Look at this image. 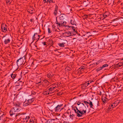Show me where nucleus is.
<instances>
[{
	"mask_svg": "<svg viewBox=\"0 0 123 123\" xmlns=\"http://www.w3.org/2000/svg\"><path fill=\"white\" fill-rule=\"evenodd\" d=\"M44 81L45 83H49V82L47 80H44Z\"/></svg>",
	"mask_w": 123,
	"mask_h": 123,
	"instance_id": "13d9d810",
	"label": "nucleus"
},
{
	"mask_svg": "<svg viewBox=\"0 0 123 123\" xmlns=\"http://www.w3.org/2000/svg\"><path fill=\"white\" fill-rule=\"evenodd\" d=\"M88 85L87 84H86V83H85V84H84V87H86V86H87Z\"/></svg>",
	"mask_w": 123,
	"mask_h": 123,
	"instance_id": "4d7b16f0",
	"label": "nucleus"
},
{
	"mask_svg": "<svg viewBox=\"0 0 123 123\" xmlns=\"http://www.w3.org/2000/svg\"><path fill=\"white\" fill-rule=\"evenodd\" d=\"M20 104L19 103H17L14 104V105L16 107H20Z\"/></svg>",
	"mask_w": 123,
	"mask_h": 123,
	"instance_id": "c756f323",
	"label": "nucleus"
},
{
	"mask_svg": "<svg viewBox=\"0 0 123 123\" xmlns=\"http://www.w3.org/2000/svg\"><path fill=\"white\" fill-rule=\"evenodd\" d=\"M98 64V62H96L95 63H93V64H91L90 65V66H91L92 65H94H94H95V64H96V65H97Z\"/></svg>",
	"mask_w": 123,
	"mask_h": 123,
	"instance_id": "e433bc0d",
	"label": "nucleus"
},
{
	"mask_svg": "<svg viewBox=\"0 0 123 123\" xmlns=\"http://www.w3.org/2000/svg\"><path fill=\"white\" fill-rule=\"evenodd\" d=\"M34 10V9L32 8L30 10H28L27 11L29 13L32 14L33 13Z\"/></svg>",
	"mask_w": 123,
	"mask_h": 123,
	"instance_id": "393cba45",
	"label": "nucleus"
},
{
	"mask_svg": "<svg viewBox=\"0 0 123 123\" xmlns=\"http://www.w3.org/2000/svg\"><path fill=\"white\" fill-rule=\"evenodd\" d=\"M79 111H80V112L81 116L84 115V114H86V108H85L84 107L80 106Z\"/></svg>",
	"mask_w": 123,
	"mask_h": 123,
	"instance_id": "20e7f679",
	"label": "nucleus"
},
{
	"mask_svg": "<svg viewBox=\"0 0 123 123\" xmlns=\"http://www.w3.org/2000/svg\"><path fill=\"white\" fill-rule=\"evenodd\" d=\"M17 113V111L15 110L14 108H12L9 111V114L11 116L14 118L16 114Z\"/></svg>",
	"mask_w": 123,
	"mask_h": 123,
	"instance_id": "39448f33",
	"label": "nucleus"
},
{
	"mask_svg": "<svg viewBox=\"0 0 123 123\" xmlns=\"http://www.w3.org/2000/svg\"><path fill=\"white\" fill-rule=\"evenodd\" d=\"M30 118V117L29 116H26L25 118H23V122H27L28 120H29Z\"/></svg>",
	"mask_w": 123,
	"mask_h": 123,
	"instance_id": "aec40b11",
	"label": "nucleus"
},
{
	"mask_svg": "<svg viewBox=\"0 0 123 123\" xmlns=\"http://www.w3.org/2000/svg\"><path fill=\"white\" fill-rule=\"evenodd\" d=\"M42 43L44 45H46V42H42Z\"/></svg>",
	"mask_w": 123,
	"mask_h": 123,
	"instance_id": "69168bd1",
	"label": "nucleus"
},
{
	"mask_svg": "<svg viewBox=\"0 0 123 123\" xmlns=\"http://www.w3.org/2000/svg\"><path fill=\"white\" fill-rule=\"evenodd\" d=\"M63 104L58 105L53 109H52V110H54L56 112L60 111L64 108V107H63Z\"/></svg>",
	"mask_w": 123,
	"mask_h": 123,
	"instance_id": "f257e3e1",
	"label": "nucleus"
},
{
	"mask_svg": "<svg viewBox=\"0 0 123 123\" xmlns=\"http://www.w3.org/2000/svg\"><path fill=\"white\" fill-rule=\"evenodd\" d=\"M38 41V40H37L35 42L34 45H37L38 44L37 42Z\"/></svg>",
	"mask_w": 123,
	"mask_h": 123,
	"instance_id": "bf43d9fd",
	"label": "nucleus"
},
{
	"mask_svg": "<svg viewBox=\"0 0 123 123\" xmlns=\"http://www.w3.org/2000/svg\"><path fill=\"white\" fill-rule=\"evenodd\" d=\"M46 123H52V120H49L48 121H47L46 122Z\"/></svg>",
	"mask_w": 123,
	"mask_h": 123,
	"instance_id": "09e8293b",
	"label": "nucleus"
},
{
	"mask_svg": "<svg viewBox=\"0 0 123 123\" xmlns=\"http://www.w3.org/2000/svg\"><path fill=\"white\" fill-rule=\"evenodd\" d=\"M25 56H24L23 57L20 58L17 61L16 63L18 66L19 67L22 65L24 64V63H23L24 62V58L25 59Z\"/></svg>",
	"mask_w": 123,
	"mask_h": 123,
	"instance_id": "f03ea898",
	"label": "nucleus"
},
{
	"mask_svg": "<svg viewBox=\"0 0 123 123\" xmlns=\"http://www.w3.org/2000/svg\"><path fill=\"white\" fill-rule=\"evenodd\" d=\"M66 114L65 113V114H64L62 116V117L63 118L64 117L67 118V116L66 115Z\"/></svg>",
	"mask_w": 123,
	"mask_h": 123,
	"instance_id": "37998d69",
	"label": "nucleus"
},
{
	"mask_svg": "<svg viewBox=\"0 0 123 123\" xmlns=\"http://www.w3.org/2000/svg\"><path fill=\"white\" fill-rule=\"evenodd\" d=\"M17 74L15 72H13L11 74V76L12 78L13 79H14L17 77Z\"/></svg>",
	"mask_w": 123,
	"mask_h": 123,
	"instance_id": "dca6fc26",
	"label": "nucleus"
},
{
	"mask_svg": "<svg viewBox=\"0 0 123 123\" xmlns=\"http://www.w3.org/2000/svg\"><path fill=\"white\" fill-rule=\"evenodd\" d=\"M71 115H72V116L73 117H74L75 116V115L74 114H71Z\"/></svg>",
	"mask_w": 123,
	"mask_h": 123,
	"instance_id": "774afa93",
	"label": "nucleus"
},
{
	"mask_svg": "<svg viewBox=\"0 0 123 123\" xmlns=\"http://www.w3.org/2000/svg\"><path fill=\"white\" fill-rule=\"evenodd\" d=\"M98 48L100 49H102L103 48V47H104V44L102 42H100L99 43H98Z\"/></svg>",
	"mask_w": 123,
	"mask_h": 123,
	"instance_id": "f3484780",
	"label": "nucleus"
},
{
	"mask_svg": "<svg viewBox=\"0 0 123 123\" xmlns=\"http://www.w3.org/2000/svg\"><path fill=\"white\" fill-rule=\"evenodd\" d=\"M93 81L92 80H89L86 82V84H87L88 85L90 83H91Z\"/></svg>",
	"mask_w": 123,
	"mask_h": 123,
	"instance_id": "c9c22d12",
	"label": "nucleus"
},
{
	"mask_svg": "<svg viewBox=\"0 0 123 123\" xmlns=\"http://www.w3.org/2000/svg\"><path fill=\"white\" fill-rule=\"evenodd\" d=\"M35 99L34 98H33L31 99H28V101L29 103L30 104H31L32 102H33Z\"/></svg>",
	"mask_w": 123,
	"mask_h": 123,
	"instance_id": "bb28decb",
	"label": "nucleus"
},
{
	"mask_svg": "<svg viewBox=\"0 0 123 123\" xmlns=\"http://www.w3.org/2000/svg\"><path fill=\"white\" fill-rule=\"evenodd\" d=\"M57 95H62V93L61 92H59L57 93Z\"/></svg>",
	"mask_w": 123,
	"mask_h": 123,
	"instance_id": "6e6d98bb",
	"label": "nucleus"
},
{
	"mask_svg": "<svg viewBox=\"0 0 123 123\" xmlns=\"http://www.w3.org/2000/svg\"><path fill=\"white\" fill-rule=\"evenodd\" d=\"M11 0H6V2L7 3H9L10 1Z\"/></svg>",
	"mask_w": 123,
	"mask_h": 123,
	"instance_id": "680f3d73",
	"label": "nucleus"
},
{
	"mask_svg": "<svg viewBox=\"0 0 123 123\" xmlns=\"http://www.w3.org/2000/svg\"><path fill=\"white\" fill-rule=\"evenodd\" d=\"M68 41L65 40H62L60 43H58L60 47H65L67 46L68 45Z\"/></svg>",
	"mask_w": 123,
	"mask_h": 123,
	"instance_id": "7ed1b4c3",
	"label": "nucleus"
},
{
	"mask_svg": "<svg viewBox=\"0 0 123 123\" xmlns=\"http://www.w3.org/2000/svg\"><path fill=\"white\" fill-rule=\"evenodd\" d=\"M48 44L49 45L52 46L53 44V41L52 39H50L49 40Z\"/></svg>",
	"mask_w": 123,
	"mask_h": 123,
	"instance_id": "4be33fe9",
	"label": "nucleus"
},
{
	"mask_svg": "<svg viewBox=\"0 0 123 123\" xmlns=\"http://www.w3.org/2000/svg\"><path fill=\"white\" fill-rule=\"evenodd\" d=\"M120 102V101L119 100H117L115 102H114L113 104H114V107L116 106Z\"/></svg>",
	"mask_w": 123,
	"mask_h": 123,
	"instance_id": "412c9836",
	"label": "nucleus"
},
{
	"mask_svg": "<svg viewBox=\"0 0 123 123\" xmlns=\"http://www.w3.org/2000/svg\"><path fill=\"white\" fill-rule=\"evenodd\" d=\"M104 13L106 15L108 16H109V13L108 12H105Z\"/></svg>",
	"mask_w": 123,
	"mask_h": 123,
	"instance_id": "603ef678",
	"label": "nucleus"
},
{
	"mask_svg": "<svg viewBox=\"0 0 123 123\" xmlns=\"http://www.w3.org/2000/svg\"><path fill=\"white\" fill-rule=\"evenodd\" d=\"M40 35H38L37 33H35L33 36L32 39L33 40V42L31 43V44L33 42L34 40L38 39L39 40L40 38Z\"/></svg>",
	"mask_w": 123,
	"mask_h": 123,
	"instance_id": "6e6552de",
	"label": "nucleus"
},
{
	"mask_svg": "<svg viewBox=\"0 0 123 123\" xmlns=\"http://www.w3.org/2000/svg\"><path fill=\"white\" fill-rule=\"evenodd\" d=\"M11 39V35L7 36L5 39L4 42L5 44H7L9 43L10 41V39Z\"/></svg>",
	"mask_w": 123,
	"mask_h": 123,
	"instance_id": "423d86ee",
	"label": "nucleus"
},
{
	"mask_svg": "<svg viewBox=\"0 0 123 123\" xmlns=\"http://www.w3.org/2000/svg\"><path fill=\"white\" fill-rule=\"evenodd\" d=\"M85 17V18L86 19H87V18H88V16L87 15H85L84 16Z\"/></svg>",
	"mask_w": 123,
	"mask_h": 123,
	"instance_id": "052dcab7",
	"label": "nucleus"
},
{
	"mask_svg": "<svg viewBox=\"0 0 123 123\" xmlns=\"http://www.w3.org/2000/svg\"><path fill=\"white\" fill-rule=\"evenodd\" d=\"M49 2L50 3H54L55 2H54L53 1V0H49V1L47 2Z\"/></svg>",
	"mask_w": 123,
	"mask_h": 123,
	"instance_id": "c03bdc74",
	"label": "nucleus"
},
{
	"mask_svg": "<svg viewBox=\"0 0 123 123\" xmlns=\"http://www.w3.org/2000/svg\"><path fill=\"white\" fill-rule=\"evenodd\" d=\"M58 6L56 5L55 6V11H57L58 9Z\"/></svg>",
	"mask_w": 123,
	"mask_h": 123,
	"instance_id": "a18cd8bd",
	"label": "nucleus"
},
{
	"mask_svg": "<svg viewBox=\"0 0 123 123\" xmlns=\"http://www.w3.org/2000/svg\"><path fill=\"white\" fill-rule=\"evenodd\" d=\"M31 93L33 95H35L36 93L34 91H31Z\"/></svg>",
	"mask_w": 123,
	"mask_h": 123,
	"instance_id": "864d4df0",
	"label": "nucleus"
},
{
	"mask_svg": "<svg viewBox=\"0 0 123 123\" xmlns=\"http://www.w3.org/2000/svg\"><path fill=\"white\" fill-rule=\"evenodd\" d=\"M119 19H118L117 18H115L113 19L112 20V22L111 23L112 24H113L114 26H116L119 22Z\"/></svg>",
	"mask_w": 123,
	"mask_h": 123,
	"instance_id": "9d476101",
	"label": "nucleus"
},
{
	"mask_svg": "<svg viewBox=\"0 0 123 123\" xmlns=\"http://www.w3.org/2000/svg\"><path fill=\"white\" fill-rule=\"evenodd\" d=\"M66 69L68 71H69L71 70V68H70L69 67H67L66 68Z\"/></svg>",
	"mask_w": 123,
	"mask_h": 123,
	"instance_id": "a19ab883",
	"label": "nucleus"
},
{
	"mask_svg": "<svg viewBox=\"0 0 123 123\" xmlns=\"http://www.w3.org/2000/svg\"><path fill=\"white\" fill-rule=\"evenodd\" d=\"M63 35L66 36V37H68L72 35V33L71 32L68 31L63 33Z\"/></svg>",
	"mask_w": 123,
	"mask_h": 123,
	"instance_id": "ddd939ff",
	"label": "nucleus"
},
{
	"mask_svg": "<svg viewBox=\"0 0 123 123\" xmlns=\"http://www.w3.org/2000/svg\"><path fill=\"white\" fill-rule=\"evenodd\" d=\"M43 2L44 3H46L47 2V1L46 0H43Z\"/></svg>",
	"mask_w": 123,
	"mask_h": 123,
	"instance_id": "338daca9",
	"label": "nucleus"
},
{
	"mask_svg": "<svg viewBox=\"0 0 123 123\" xmlns=\"http://www.w3.org/2000/svg\"><path fill=\"white\" fill-rule=\"evenodd\" d=\"M4 24H2L1 25V30H2V31H3V27H4Z\"/></svg>",
	"mask_w": 123,
	"mask_h": 123,
	"instance_id": "49530a36",
	"label": "nucleus"
},
{
	"mask_svg": "<svg viewBox=\"0 0 123 123\" xmlns=\"http://www.w3.org/2000/svg\"><path fill=\"white\" fill-rule=\"evenodd\" d=\"M66 16V15L64 14H61L59 17V20H65Z\"/></svg>",
	"mask_w": 123,
	"mask_h": 123,
	"instance_id": "f8f14e48",
	"label": "nucleus"
},
{
	"mask_svg": "<svg viewBox=\"0 0 123 123\" xmlns=\"http://www.w3.org/2000/svg\"><path fill=\"white\" fill-rule=\"evenodd\" d=\"M57 87H58V84H57ZM57 87L56 86L55 87H50L49 88V91H52V90H54V89L55 88H56Z\"/></svg>",
	"mask_w": 123,
	"mask_h": 123,
	"instance_id": "b1692460",
	"label": "nucleus"
},
{
	"mask_svg": "<svg viewBox=\"0 0 123 123\" xmlns=\"http://www.w3.org/2000/svg\"><path fill=\"white\" fill-rule=\"evenodd\" d=\"M48 32L49 33H51V31L50 30V28H48Z\"/></svg>",
	"mask_w": 123,
	"mask_h": 123,
	"instance_id": "3c124183",
	"label": "nucleus"
},
{
	"mask_svg": "<svg viewBox=\"0 0 123 123\" xmlns=\"http://www.w3.org/2000/svg\"><path fill=\"white\" fill-rule=\"evenodd\" d=\"M70 114L69 115L70 118V119L71 120H73V117L72 115H71V112H70Z\"/></svg>",
	"mask_w": 123,
	"mask_h": 123,
	"instance_id": "58836bf2",
	"label": "nucleus"
},
{
	"mask_svg": "<svg viewBox=\"0 0 123 123\" xmlns=\"http://www.w3.org/2000/svg\"><path fill=\"white\" fill-rule=\"evenodd\" d=\"M102 100L103 102L104 103H105L106 102H107L108 101V99L106 97H104V96L102 97Z\"/></svg>",
	"mask_w": 123,
	"mask_h": 123,
	"instance_id": "a211bd4d",
	"label": "nucleus"
},
{
	"mask_svg": "<svg viewBox=\"0 0 123 123\" xmlns=\"http://www.w3.org/2000/svg\"><path fill=\"white\" fill-rule=\"evenodd\" d=\"M102 69H102L101 67L99 68H98L96 69V71H97V72H98V71H100V70H102Z\"/></svg>",
	"mask_w": 123,
	"mask_h": 123,
	"instance_id": "f704fd0d",
	"label": "nucleus"
},
{
	"mask_svg": "<svg viewBox=\"0 0 123 123\" xmlns=\"http://www.w3.org/2000/svg\"><path fill=\"white\" fill-rule=\"evenodd\" d=\"M26 68H25V69H24L23 71V73L24 74V75L28 73L29 71L27 70L26 69Z\"/></svg>",
	"mask_w": 123,
	"mask_h": 123,
	"instance_id": "cd10ccee",
	"label": "nucleus"
},
{
	"mask_svg": "<svg viewBox=\"0 0 123 123\" xmlns=\"http://www.w3.org/2000/svg\"><path fill=\"white\" fill-rule=\"evenodd\" d=\"M74 110L75 111V112L77 114L76 116L79 117H81V114L80 112V111H79V110H75L74 109Z\"/></svg>",
	"mask_w": 123,
	"mask_h": 123,
	"instance_id": "2eb2a0df",
	"label": "nucleus"
},
{
	"mask_svg": "<svg viewBox=\"0 0 123 123\" xmlns=\"http://www.w3.org/2000/svg\"><path fill=\"white\" fill-rule=\"evenodd\" d=\"M89 101L90 102L89 103V105H90V107L91 108H92V107L93 106V105L92 104V101H91L90 100H89Z\"/></svg>",
	"mask_w": 123,
	"mask_h": 123,
	"instance_id": "72a5a7b5",
	"label": "nucleus"
},
{
	"mask_svg": "<svg viewBox=\"0 0 123 123\" xmlns=\"http://www.w3.org/2000/svg\"><path fill=\"white\" fill-rule=\"evenodd\" d=\"M26 113H18V112H17V113L16 115L14 117V118L15 119L16 118L17 119V118H18L20 117V115H24Z\"/></svg>",
	"mask_w": 123,
	"mask_h": 123,
	"instance_id": "4468645a",
	"label": "nucleus"
},
{
	"mask_svg": "<svg viewBox=\"0 0 123 123\" xmlns=\"http://www.w3.org/2000/svg\"><path fill=\"white\" fill-rule=\"evenodd\" d=\"M108 65L107 64H105L103 65L101 67L103 69V68H105V67H107L108 66Z\"/></svg>",
	"mask_w": 123,
	"mask_h": 123,
	"instance_id": "473e14b6",
	"label": "nucleus"
},
{
	"mask_svg": "<svg viewBox=\"0 0 123 123\" xmlns=\"http://www.w3.org/2000/svg\"><path fill=\"white\" fill-rule=\"evenodd\" d=\"M6 118L7 117H6L4 115H2L0 117V121H1V123H4L6 121Z\"/></svg>",
	"mask_w": 123,
	"mask_h": 123,
	"instance_id": "1a4fd4ad",
	"label": "nucleus"
},
{
	"mask_svg": "<svg viewBox=\"0 0 123 123\" xmlns=\"http://www.w3.org/2000/svg\"><path fill=\"white\" fill-rule=\"evenodd\" d=\"M29 122H33V123H34V121L32 119H30V121Z\"/></svg>",
	"mask_w": 123,
	"mask_h": 123,
	"instance_id": "5fc2aeb1",
	"label": "nucleus"
},
{
	"mask_svg": "<svg viewBox=\"0 0 123 123\" xmlns=\"http://www.w3.org/2000/svg\"><path fill=\"white\" fill-rule=\"evenodd\" d=\"M80 106H82V107H84L85 108H86V106H85L84 104L83 103H81L80 105Z\"/></svg>",
	"mask_w": 123,
	"mask_h": 123,
	"instance_id": "ea45409f",
	"label": "nucleus"
},
{
	"mask_svg": "<svg viewBox=\"0 0 123 123\" xmlns=\"http://www.w3.org/2000/svg\"><path fill=\"white\" fill-rule=\"evenodd\" d=\"M30 104L28 101H25L24 102L23 105L24 106H26L30 105Z\"/></svg>",
	"mask_w": 123,
	"mask_h": 123,
	"instance_id": "5701e85b",
	"label": "nucleus"
},
{
	"mask_svg": "<svg viewBox=\"0 0 123 123\" xmlns=\"http://www.w3.org/2000/svg\"><path fill=\"white\" fill-rule=\"evenodd\" d=\"M77 104L78 105H80L81 102H78Z\"/></svg>",
	"mask_w": 123,
	"mask_h": 123,
	"instance_id": "e2e57ef3",
	"label": "nucleus"
},
{
	"mask_svg": "<svg viewBox=\"0 0 123 123\" xmlns=\"http://www.w3.org/2000/svg\"><path fill=\"white\" fill-rule=\"evenodd\" d=\"M84 103H85V104H89V103L86 101H85L84 102Z\"/></svg>",
	"mask_w": 123,
	"mask_h": 123,
	"instance_id": "0e129e2a",
	"label": "nucleus"
},
{
	"mask_svg": "<svg viewBox=\"0 0 123 123\" xmlns=\"http://www.w3.org/2000/svg\"><path fill=\"white\" fill-rule=\"evenodd\" d=\"M74 21V20H72V19L71 20L70 22L72 25H75L76 22Z\"/></svg>",
	"mask_w": 123,
	"mask_h": 123,
	"instance_id": "2f4dec72",
	"label": "nucleus"
},
{
	"mask_svg": "<svg viewBox=\"0 0 123 123\" xmlns=\"http://www.w3.org/2000/svg\"><path fill=\"white\" fill-rule=\"evenodd\" d=\"M59 22L60 23V27H61L62 26H65L66 27H67L68 26L65 25L67 23L66 22L64 21V20H59Z\"/></svg>",
	"mask_w": 123,
	"mask_h": 123,
	"instance_id": "9b49d317",
	"label": "nucleus"
},
{
	"mask_svg": "<svg viewBox=\"0 0 123 123\" xmlns=\"http://www.w3.org/2000/svg\"><path fill=\"white\" fill-rule=\"evenodd\" d=\"M57 17H56V21L55 22V23L56 24H57L58 25V26L59 27H60V23L59 22V21H57Z\"/></svg>",
	"mask_w": 123,
	"mask_h": 123,
	"instance_id": "7c9ffc66",
	"label": "nucleus"
},
{
	"mask_svg": "<svg viewBox=\"0 0 123 123\" xmlns=\"http://www.w3.org/2000/svg\"><path fill=\"white\" fill-rule=\"evenodd\" d=\"M7 25H6V24L5 25H4V27H3V31L5 32H6L7 31V29H6V27H7Z\"/></svg>",
	"mask_w": 123,
	"mask_h": 123,
	"instance_id": "c85d7f7f",
	"label": "nucleus"
},
{
	"mask_svg": "<svg viewBox=\"0 0 123 123\" xmlns=\"http://www.w3.org/2000/svg\"><path fill=\"white\" fill-rule=\"evenodd\" d=\"M53 13L56 16V15H57V11H54V12Z\"/></svg>",
	"mask_w": 123,
	"mask_h": 123,
	"instance_id": "de8ad7c7",
	"label": "nucleus"
},
{
	"mask_svg": "<svg viewBox=\"0 0 123 123\" xmlns=\"http://www.w3.org/2000/svg\"><path fill=\"white\" fill-rule=\"evenodd\" d=\"M115 107H114V105L112 104H111L109 105L108 108V110H110V109H112Z\"/></svg>",
	"mask_w": 123,
	"mask_h": 123,
	"instance_id": "a878e982",
	"label": "nucleus"
},
{
	"mask_svg": "<svg viewBox=\"0 0 123 123\" xmlns=\"http://www.w3.org/2000/svg\"><path fill=\"white\" fill-rule=\"evenodd\" d=\"M105 14L104 13L103 15V16L104 17V18H106V17H108V16L106 15V14Z\"/></svg>",
	"mask_w": 123,
	"mask_h": 123,
	"instance_id": "8fccbe9b",
	"label": "nucleus"
},
{
	"mask_svg": "<svg viewBox=\"0 0 123 123\" xmlns=\"http://www.w3.org/2000/svg\"><path fill=\"white\" fill-rule=\"evenodd\" d=\"M85 68V67L84 66H81L80 68V71L81 69H84Z\"/></svg>",
	"mask_w": 123,
	"mask_h": 123,
	"instance_id": "79ce46f5",
	"label": "nucleus"
},
{
	"mask_svg": "<svg viewBox=\"0 0 123 123\" xmlns=\"http://www.w3.org/2000/svg\"><path fill=\"white\" fill-rule=\"evenodd\" d=\"M67 27L68 28V29H70V30H71L72 31L71 32L72 34H73V35L74 34V33H76L77 31L75 29V28L73 26H69L68 25Z\"/></svg>",
	"mask_w": 123,
	"mask_h": 123,
	"instance_id": "0eeeda50",
	"label": "nucleus"
},
{
	"mask_svg": "<svg viewBox=\"0 0 123 123\" xmlns=\"http://www.w3.org/2000/svg\"><path fill=\"white\" fill-rule=\"evenodd\" d=\"M54 75V74L52 72H50L47 74V76L48 78L50 79Z\"/></svg>",
	"mask_w": 123,
	"mask_h": 123,
	"instance_id": "6ab92c4d",
	"label": "nucleus"
},
{
	"mask_svg": "<svg viewBox=\"0 0 123 123\" xmlns=\"http://www.w3.org/2000/svg\"><path fill=\"white\" fill-rule=\"evenodd\" d=\"M14 108H15V110L16 111H17V112H18L19 111V108H18L17 107H16Z\"/></svg>",
	"mask_w": 123,
	"mask_h": 123,
	"instance_id": "4c0bfd02",
	"label": "nucleus"
}]
</instances>
